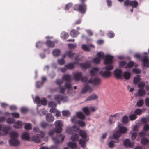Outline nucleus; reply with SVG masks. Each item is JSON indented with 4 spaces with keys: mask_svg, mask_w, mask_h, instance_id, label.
Masks as SVG:
<instances>
[{
    "mask_svg": "<svg viewBox=\"0 0 149 149\" xmlns=\"http://www.w3.org/2000/svg\"><path fill=\"white\" fill-rule=\"evenodd\" d=\"M65 132L71 135L70 139L74 141H79V144L83 148L86 146V143L89 140V136L84 130L80 129L75 125L68 127Z\"/></svg>",
    "mask_w": 149,
    "mask_h": 149,
    "instance_id": "obj_1",
    "label": "nucleus"
},
{
    "mask_svg": "<svg viewBox=\"0 0 149 149\" xmlns=\"http://www.w3.org/2000/svg\"><path fill=\"white\" fill-rule=\"evenodd\" d=\"M113 57L111 55H107L105 57L104 61V64L107 66L102 68L100 70V74L103 77L107 78L110 77L111 74V72L110 71L113 68L112 65L113 62Z\"/></svg>",
    "mask_w": 149,
    "mask_h": 149,
    "instance_id": "obj_2",
    "label": "nucleus"
},
{
    "mask_svg": "<svg viewBox=\"0 0 149 149\" xmlns=\"http://www.w3.org/2000/svg\"><path fill=\"white\" fill-rule=\"evenodd\" d=\"M62 79L66 82L65 85V88H63L62 86L58 88L59 92L61 93H63L65 90L67 89L68 93L72 95L73 94H72V93L71 92V91H72L71 85L68 82L71 80L70 76L68 74H65L63 77Z\"/></svg>",
    "mask_w": 149,
    "mask_h": 149,
    "instance_id": "obj_3",
    "label": "nucleus"
},
{
    "mask_svg": "<svg viewBox=\"0 0 149 149\" xmlns=\"http://www.w3.org/2000/svg\"><path fill=\"white\" fill-rule=\"evenodd\" d=\"M78 118L81 120H84L85 119V117L82 112H77L75 116L71 117V120L72 122L76 124H78L81 127H84L85 125L84 122L82 120H77Z\"/></svg>",
    "mask_w": 149,
    "mask_h": 149,
    "instance_id": "obj_4",
    "label": "nucleus"
},
{
    "mask_svg": "<svg viewBox=\"0 0 149 149\" xmlns=\"http://www.w3.org/2000/svg\"><path fill=\"white\" fill-rule=\"evenodd\" d=\"M81 80L83 82L92 83L95 86L98 85L101 83V80L99 78H95L92 79L90 77L88 78L87 76L84 77Z\"/></svg>",
    "mask_w": 149,
    "mask_h": 149,
    "instance_id": "obj_5",
    "label": "nucleus"
},
{
    "mask_svg": "<svg viewBox=\"0 0 149 149\" xmlns=\"http://www.w3.org/2000/svg\"><path fill=\"white\" fill-rule=\"evenodd\" d=\"M107 55H104V53L102 52H99L97 54V57L94 58L93 61L92 62L95 64H99L102 59L104 60L105 58V57Z\"/></svg>",
    "mask_w": 149,
    "mask_h": 149,
    "instance_id": "obj_6",
    "label": "nucleus"
},
{
    "mask_svg": "<svg viewBox=\"0 0 149 149\" xmlns=\"http://www.w3.org/2000/svg\"><path fill=\"white\" fill-rule=\"evenodd\" d=\"M10 127L9 126H4L0 124V136L6 135L8 132Z\"/></svg>",
    "mask_w": 149,
    "mask_h": 149,
    "instance_id": "obj_7",
    "label": "nucleus"
},
{
    "mask_svg": "<svg viewBox=\"0 0 149 149\" xmlns=\"http://www.w3.org/2000/svg\"><path fill=\"white\" fill-rule=\"evenodd\" d=\"M54 125L57 132H61L62 131V127H63L62 122L60 120H57L55 122Z\"/></svg>",
    "mask_w": 149,
    "mask_h": 149,
    "instance_id": "obj_8",
    "label": "nucleus"
},
{
    "mask_svg": "<svg viewBox=\"0 0 149 149\" xmlns=\"http://www.w3.org/2000/svg\"><path fill=\"white\" fill-rule=\"evenodd\" d=\"M86 6L85 4L82 5H75L74 10H78L81 13H84L86 11Z\"/></svg>",
    "mask_w": 149,
    "mask_h": 149,
    "instance_id": "obj_9",
    "label": "nucleus"
},
{
    "mask_svg": "<svg viewBox=\"0 0 149 149\" xmlns=\"http://www.w3.org/2000/svg\"><path fill=\"white\" fill-rule=\"evenodd\" d=\"M100 72L99 67H95L92 68L90 71V74L91 76H95L96 75L100 74Z\"/></svg>",
    "mask_w": 149,
    "mask_h": 149,
    "instance_id": "obj_10",
    "label": "nucleus"
},
{
    "mask_svg": "<svg viewBox=\"0 0 149 149\" xmlns=\"http://www.w3.org/2000/svg\"><path fill=\"white\" fill-rule=\"evenodd\" d=\"M142 61V66L143 69L149 67V61L147 57L145 56L143 57Z\"/></svg>",
    "mask_w": 149,
    "mask_h": 149,
    "instance_id": "obj_11",
    "label": "nucleus"
},
{
    "mask_svg": "<svg viewBox=\"0 0 149 149\" xmlns=\"http://www.w3.org/2000/svg\"><path fill=\"white\" fill-rule=\"evenodd\" d=\"M124 146L126 147H130L132 148L134 147V142H131L129 139H125L123 142Z\"/></svg>",
    "mask_w": 149,
    "mask_h": 149,
    "instance_id": "obj_12",
    "label": "nucleus"
},
{
    "mask_svg": "<svg viewBox=\"0 0 149 149\" xmlns=\"http://www.w3.org/2000/svg\"><path fill=\"white\" fill-rule=\"evenodd\" d=\"M115 77L118 79H121L123 78L122 71L120 69H116L114 71Z\"/></svg>",
    "mask_w": 149,
    "mask_h": 149,
    "instance_id": "obj_13",
    "label": "nucleus"
},
{
    "mask_svg": "<svg viewBox=\"0 0 149 149\" xmlns=\"http://www.w3.org/2000/svg\"><path fill=\"white\" fill-rule=\"evenodd\" d=\"M54 100L58 103L60 101H62L63 102H66L67 99L66 97H63L61 95H57L55 96Z\"/></svg>",
    "mask_w": 149,
    "mask_h": 149,
    "instance_id": "obj_14",
    "label": "nucleus"
},
{
    "mask_svg": "<svg viewBox=\"0 0 149 149\" xmlns=\"http://www.w3.org/2000/svg\"><path fill=\"white\" fill-rule=\"evenodd\" d=\"M9 143L11 145L17 146L20 144L19 141L17 139H11L9 140Z\"/></svg>",
    "mask_w": 149,
    "mask_h": 149,
    "instance_id": "obj_15",
    "label": "nucleus"
},
{
    "mask_svg": "<svg viewBox=\"0 0 149 149\" xmlns=\"http://www.w3.org/2000/svg\"><path fill=\"white\" fill-rule=\"evenodd\" d=\"M118 128L119 132H120L121 134H125L126 133L128 130L127 127L120 125H118Z\"/></svg>",
    "mask_w": 149,
    "mask_h": 149,
    "instance_id": "obj_16",
    "label": "nucleus"
},
{
    "mask_svg": "<svg viewBox=\"0 0 149 149\" xmlns=\"http://www.w3.org/2000/svg\"><path fill=\"white\" fill-rule=\"evenodd\" d=\"M94 48L95 47L94 45H90L88 46H87L86 45L84 44L82 46V49L83 50L86 51H89L91 49Z\"/></svg>",
    "mask_w": 149,
    "mask_h": 149,
    "instance_id": "obj_17",
    "label": "nucleus"
},
{
    "mask_svg": "<svg viewBox=\"0 0 149 149\" xmlns=\"http://www.w3.org/2000/svg\"><path fill=\"white\" fill-rule=\"evenodd\" d=\"M131 73L128 71H125L123 74V77L126 80H129L130 78Z\"/></svg>",
    "mask_w": 149,
    "mask_h": 149,
    "instance_id": "obj_18",
    "label": "nucleus"
},
{
    "mask_svg": "<svg viewBox=\"0 0 149 149\" xmlns=\"http://www.w3.org/2000/svg\"><path fill=\"white\" fill-rule=\"evenodd\" d=\"M121 135L122 134L119 132L118 130H114V132L113 135V137H109V139L112 138L118 139H117L120 137L121 136Z\"/></svg>",
    "mask_w": 149,
    "mask_h": 149,
    "instance_id": "obj_19",
    "label": "nucleus"
},
{
    "mask_svg": "<svg viewBox=\"0 0 149 149\" xmlns=\"http://www.w3.org/2000/svg\"><path fill=\"white\" fill-rule=\"evenodd\" d=\"M119 141V139H116L115 141L111 140L107 144L109 147L111 148H114L116 146L115 143H118Z\"/></svg>",
    "mask_w": 149,
    "mask_h": 149,
    "instance_id": "obj_20",
    "label": "nucleus"
},
{
    "mask_svg": "<svg viewBox=\"0 0 149 149\" xmlns=\"http://www.w3.org/2000/svg\"><path fill=\"white\" fill-rule=\"evenodd\" d=\"M91 62L89 61H87L86 63H81L79 64L81 67L83 69H85L89 68L91 66Z\"/></svg>",
    "mask_w": 149,
    "mask_h": 149,
    "instance_id": "obj_21",
    "label": "nucleus"
},
{
    "mask_svg": "<svg viewBox=\"0 0 149 149\" xmlns=\"http://www.w3.org/2000/svg\"><path fill=\"white\" fill-rule=\"evenodd\" d=\"M98 96L96 94L93 95L88 97L86 99V101H91L95 100L98 98Z\"/></svg>",
    "mask_w": 149,
    "mask_h": 149,
    "instance_id": "obj_22",
    "label": "nucleus"
},
{
    "mask_svg": "<svg viewBox=\"0 0 149 149\" xmlns=\"http://www.w3.org/2000/svg\"><path fill=\"white\" fill-rule=\"evenodd\" d=\"M68 146L72 149H74L77 147V146L76 143L75 142L70 141L67 143Z\"/></svg>",
    "mask_w": 149,
    "mask_h": 149,
    "instance_id": "obj_23",
    "label": "nucleus"
},
{
    "mask_svg": "<svg viewBox=\"0 0 149 149\" xmlns=\"http://www.w3.org/2000/svg\"><path fill=\"white\" fill-rule=\"evenodd\" d=\"M141 143L144 146L148 145L149 144V140L147 138H143L141 140Z\"/></svg>",
    "mask_w": 149,
    "mask_h": 149,
    "instance_id": "obj_24",
    "label": "nucleus"
},
{
    "mask_svg": "<svg viewBox=\"0 0 149 149\" xmlns=\"http://www.w3.org/2000/svg\"><path fill=\"white\" fill-rule=\"evenodd\" d=\"M73 74L74 79L77 81L80 80L82 75L81 73L79 72H75Z\"/></svg>",
    "mask_w": 149,
    "mask_h": 149,
    "instance_id": "obj_25",
    "label": "nucleus"
},
{
    "mask_svg": "<svg viewBox=\"0 0 149 149\" xmlns=\"http://www.w3.org/2000/svg\"><path fill=\"white\" fill-rule=\"evenodd\" d=\"M50 111L51 113H55V116L56 117H59L61 115L60 112L57 110L56 109L51 108Z\"/></svg>",
    "mask_w": 149,
    "mask_h": 149,
    "instance_id": "obj_26",
    "label": "nucleus"
},
{
    "mask_svg": "<svg viewBox=\"0 0 149 149\" xmlns=\"http://www.w3.org/2000/svg\"><path fill=\"white\" fill-rule=\"evenodd\" d=\"M22 125V123L21 121H18L15 123L13 127L15 128H20Z\"/></svg>",
    "mask_w": 149,
    "mask_h": 149,
    "instance_id": "obj_27",
    "label": "nucleus"
},
{
    "mask_svg": "<svg viewBox=\"0 0 149 149\" xmlns=\"http://www.w3.org/2000/svg\"><path fill=\"white\" fill-rule=\"evenodd\" d=\"M74 54L71 51H69L66 52L63 56V57L65 58L66 56H68L69 58H71L74 55Z\"/></svg>",
    "mask_w": 149,
    "mask_h": 149,
    "instance_id": "obj_28",
    "label": "nucleus"
},
{
    "mask_svg": "<svg viewBox=\"0 0 149 149\" xmlns=\"http://www.w3.org/2000/svg\"><path fill=\"white\" fill-rule=\"evenodd\" d=\"M22 139L26 140H29L30 139L29 134L27 132L23 133L22 134Z\"/></svg>",
    "mask_w": 149,
    "mask_h": 149,
    "instance_id": "obj_29",
    "label": "nucleus"
},
{
    "mask_svg": "<svg viewBox=\"0 0 149 149\" xmlns=\"http://www.w3.org/2000/svg\"><path fill=\"white\" fill-rule=\"evenodd\" d=\"M46 119L47 121L49 122H52L54 120V117L50 114H48L46 115Z\"/></svg>",
    "mask_w": 149,
    "mask_h": 149,
    "instance_id": "obj_30",
    "label": "nucleus"
},
{
    "mask_svg": "<svg viewBox=\"0 0 149 149\" xmlns=\"http://www.w3.org/2000/svg\"><path fill=\"white\" fill-rule=\"evenodd\" d=\"M130 134L131 135V139L132 140H135L137 135V132L134 131H130Z\"/></svg>",
    "mask_w": 149,
    "mask_h": 149,
    "instance_id": "obj_31",
    "label": "nucleus"
},
{
    "mask_svg": "<svg viewBox=\"0 0 149 149\" xmlns=\"http://www.w3.org/2000/svg\"><path fill=\"white\" fill-rule=\"evenodd\" d=\"M52 54L54 56L57 57L60 55V51L59 49H55L52 51Z\"/></svg>",
    "mask_w": 149,
    "mask_h": 149,
    "instance_id": "obj_32",
    "label": "nucleus"
},
{
    "mask_svg": "<svg viewBox=\"0 0 149 149\" xmlns=\"http://www.w3.org/2000/svg\"><path fill=\"white\" fill-rule=\"evenodd\" d=\"M10 136L11 139H16L18 136V133L15 132H13L10 133Z\"/></svg>",
    "mask_w": 149,
    "mask_h": 149,
    "instance_id": "obj_33",
    "label": "nucleus"
},
{
    "mask_svg": "<svg viewBox=\"0 0 149 149\" xmlns=\"http://www.w3.org/2000/svg\"><path fill=\"white\" fill-rule=\"evenodd\" d=\"M129 120L128 117L127 115H125L121 119L122 122L124 124H127Z\"/></svg>",
    "mask_w": 149,
    "mask_h": 149,
    "instance_id": "obj_34",
    "label": "nucleus"
},
{
    "mask_svg": "<svg viewBox=\"0 0 149 149\" xmlns=\"http://www.w3.org/2000/svg\"><path fill=\"white\" fill-rule=\"evenodd\" d=\"M92 91V88H91L89 86L86 85L85 86L84 88L83 89L82 91V93H84L86 91Z\"/></svg>",
    "mask_w": 149,
    "mask_h": 149,
    "instance_id": "obj_35",
    "label": "nucleus"
},
{
    "mask_svg": "<svg viewBox=\"0 0 149 149\" xmlns=\"http://www.w3.org/2000/svg\"><path fill=\"white\" fill-rule=\"evenodd\" d=\"M138 94L139 96H143L146 94V92L145 90L143 89H139L138 91Z\"/></svg>",
    "mask_w": 149,
    "mask_h": 149,
    "instance_id": "obj_36",
    "label": "nucleus"
},
{
    "mask_svg": "<svg viewBox=\"0 0 149 149\" xmlns=\"http://www.w3.org/2000/svg\"><path fill=\"white\" fill-rule=\"evenodd\" d=\"M79 34V33L77 31H76L74 29L72 30L70 33L71 36L74 37H76Z\"/></svg>",
    "mask_w": 149,
    "mask_h": 149,
    "instance_id": "obj_37",
    "label": "nucleus"
},
{
    "mask_svg": "<svg viewBox=\"0 0 149 149\" xmlns=\"http://www.w3.org/2000/svg\"><path fill=\"white\" fill-rule=\"evenodd\" d=\"M82 109L83 111L86 114L88 115L90 114V111L89 107L87 106L83 108Z\"/></svg>",
    "mask_w": 149,
    "mask_h": 149,
    "instance_id": "obj_38",
    "label": "nucleus"
},
{
    "mask_svg": "<svg viewBox=\"0 0 149 149\" xmlns=\"http://www.w3.org/2000/svg\"><path fill=\"white\" fill-rule=\"evenodd\" d=\"M145 110L144 108L142 110L140 109H138L135 110L134 112L136 114L140 115L142 114L143 111H145Z\"/></svg>",
    "mask_w": 149,
    "mask_h": 149,
    "instance_id": "obj_39",
    "label": "nucleus"
},
{
    "mask_svg": "<svg viewBox=\"0 0 149 149\" xmlns=\"http://www.w3.org/2000/svg\"><path fill=\"white\" fill-rule=\"evenodd\" d=\"M40 138L37 135V136H33L32 137V140L36 143H38L40 141Z\"/></svg>",
    "mask_w": 149,
    "mask_h": 149,
    "instance_id": "obj_40",
    "label": "nucleus"
},
{
    "mask_svg": "<svg viewBox=\"0 0 149 149\" xmlns=\"http://www.w3.org/2000/svg\"><path fill=\"white\" fill-rule=\"evenodd\" d=\"M48 105L49 107L54 109V108L56 109L55 108L56 106V103H54L53 101H51L49 103Z\"/></svg>",
    "mask_w": 149,
    "mask_h": 149,
    "instance_id": "obj_41",
    "label": "nucleus"
},
{
    "mask_svg": "<svg viewBox=\"0 0 149 149\" xmlns=\"http://www.w3.org/2000/svg\"><path fill=\"white\" fill-rule=\"evenodd\" d=\"M76 63V62H74L73 63H69L65 66V67L67 69H72L73 68L74 66V64Z\"/></svg>",
    "mask_w": 149,
    "mask_h": 149,
    "instance_id": "obj_42",
    "label": "nucleus"
},
{
    "mask_svg": "<svg viewBox=\"0 0 149 149\" xmlns=\"http://www.w3.org/2000/svg\"><path fill=\"white\" fill-rule=\"evenodd\" d=\"M46 44L49 47H53L55 45L54 43L53 42L50 41L48 39L46 42Z\"/></svg>",
    "mask_w": 149,
    "mask_h": 149,
    "instance_id": "obj_43",
    "label": "nucleus"
},
{
    "mask_svg": "<svg viewBox=\"0 0 149 149\" xmlns=\"http://www.w3.org/2000/svg\"><path fill=\"white\" fill-rule=\"evenodd\" d=\"M138 3L136 1H131L130 3V5L133 8H136L137 6Z\"/></svg>",
    "mask_w": 149,
    "mask_h": 149,
    "instance_id": "obj_44",
    "label": "nucleus"
},
{
    "mask_svg": "<svg viewBox=\"0 0 149 149\" xmlns=\"http://www.w3.org/2000/svg\"><path fill=\"white\" fill-rule=\"evenodd\" d=\"M134 65V63L133 61L129 62L125 66V68H131Z\"/></svg>",
    "mask_w": 149,
    "mask_h": 149,
    "instance_id": "obj_45",
    "label": "nucleus"
},
{
    "mask_svg": "<svg viewBox=\"0 0 149 149\" xmlns=\"http://www.w3.org/2000/svg\"><path fill=\"white\" fill-rule=\"evenodd\" d=\"M68 36V34L64 32H62L61 34V37L63 39H65L67 38Z\"/></svg>",
    "mask_w": 149,
    "mask_h": 149,
    "instance_id": "obj_46",
    "label": "nucleus"
},
{
    "mask_svg": "<svg viewBox=\"0 0 149 149\" xmlns=\"http://www.w3.org/2000/svg\"><path fill=\"white\" fill-rule=\"evenodd\" d=\"M141 80V78L139 75L134 77L133 80V82L134 84H137Z\"/></svg>",
    "mask_w": 149,
    "mask_h": 149,
    "instance_id": "obj_47",
    "label": "nucleus"
},
{
    "mask_svg": "<svg viewBox=\"0 0 149 149\" xmlns=\"http://www.w3.org/2000/svg\"><path fill=\"white\" fill-rule=\"evenodd\" d=\"M144 103V101L143 100L141 99L139 100L137 102L136 105L138 107H141Z\"/></svg>",
    "mask_w": 149,
    "mask_h": 149,
    "instance_id": "obj_48",
    "label": "nucleus"
},
{
    "mask_svg": "<svg viewBox=\"0 0 149 149\" xmlns=\"http://www.w3.org/2000/svg\"><path fill=\"white\" fill-rule=\"evenodd\" d=\"M130 120H135L137 118V116L135 114H132L129 116Z\"/></svg>",
    "mask_w": 149,
    "mask_h": 149,
    "instance_id": "obj_49",
    "label": "nucleus"
},
{
    "mask_svg": "<svg viewBox=\"0 0 149 149\" xmlns=\"http://www.w3.org/2000/svg\"><path fill=\"white\" fill-rule=\"evenodd\" d=\"M65 63V61L64 58L59 59L57 60V63L60 65H63Z\"/></svg>",
    "mask_w": 149,
    "mask_h": 149,
    "instance_id": "obj_50",
    "label": "nucleus"
},
{
    "mask_svg": "<svg viewBox=\"0 0 149 149\" xmlns=\"http://www.w3.org/2000/svg\"><path fill=\"white\" fill-rule=\"evenodd\" d=\"M24 127L26 130H30L32 128V125L29 123H26Z\"/></svg>",
    "mask_w": 149,
    "mask_h": 149,
    "instance_id": "obj_51",
    "label": "nucleus"
},
{
    "mask_svg": "<svg viewBox=\"0 0 149 149\" xmlns=\"http://www.w3.org/2000/svg\"><path fill=\"white\" fill-rule=\"evenodd\" d=\"M34 102H35L38 106L40 104L41 100H40L39 98L37 96L35 97Z\"/></svg>",
    "mask_w": 149,
    "mask_h": 149,
    "instance_id": "obj_52",
    "label": "nucleus"
},
{
    "mask_svg": "<svg viewBox=\"0 0 149 149\" xmlns=\"http://www.w3.org/2000/svg\"><path fill=\"white\" fill-rule=\"evenodd\" d=\"M127 65L125 61H121L119 64V66L120 67H123Z\"/></svg>",
    "mask_w": 149,
    "mask_h": 149,
    "instance_id": "obj_53",
    "label": "nucleus"
},
{
    "mask_svg": "<svg viewBox=\"0 0 149 149\" xmlns=\"http://www.w3.org/2000/svg\"><path fill=\"white\" fill-rule=\"evenodd\" d=\"M132 71L136 74H140L141 72V70L139 69L136 68H134Z\"/></svg>",
    "mask_w": 149,
    "mask_h": 149,
    "instance_id": "obj_54",
    "label": "nucleus"
},
{
    "mask_svg": "<svg viewBox=\"0 0 149 149\" xmlns=\"http://www.w3.org/2000/svg\"><path fill=\"white\" fill-rule=\"evenodd\" d=\"M145 85V83L144 82H141L138 84V87L140 89H143Z\"/></svg>",
    "mask_w": 149,
    "mask_h": 149,
    "instance_id": "obj_55",
    "label": "nucleus"
},
{
    "mask_svg": "<svg viewBox=\"0 0 149 149\" xmlns=\"http://www.w3.org/2000/svg\"><path fill=\"white\" fill-rule=\"evenodd\" d=\"M62 113L63 116H67L70 115V112L68 111H62Z\"/></svg>",
    "mask_w": 149,
    "mask_h": 149,
    "instance_id": "obj_56",
    "label": "nucleus"
},
{
    "mask_svg": "<svg viewBox=\"0 0 149 149\" xmlns=\"http://www.w3.org/2000/svg\"><path fill=\"white\" fill-rule=\"evenodd\" d=\"M45 134V133L44 132L40 131L39 132V133L37 134V135L38 136L40 139L41 138L43 137Z\"/></svg>",
    "mask_w": 149,
    "mask_h": 149,
    "instance_id": "obj_57",
    "label": "nucleus"
},
{
    "mask_svg": "<svg viewBox=\"0 0 149 149\" xmlns=\"http://www.w3.org/2000/svg\"><path fill=\"white\" fill-rule=\"evenodd\" d=\"M76 44H69L68 45V47L70 49H74L76 47Z\"/></svg>",
    "mask_w": 149,
    "mask_h": 149,
    "instance_id": "obj_58",
    "label": "nucleus"
},
{
    "mask_svg": "<svg viewBox=\"0 0 149 149\" xmlns=\"http://www.w3.org/2000/svg\"><path fill=\"white\" fill-rule=\"evenodd\" d=\"M15 121V120L13 118H9L6 120L7 123L9 124L13 123Z\"/></svg>",
    "mask_w": 149,
    "mask_h": 149,
    "instance_id": "obj_59",
    "label": "nucleus"
},
{
    "mask_svg": "<svg viewBox=\"0 0 149 149\" xmlns=\"http://www.w3.org/2000/svg\"><path fill=\"white\" fill-rule=\"evenodd\" d=\"M20 111L22 113H25L28 111V109L26 107H22L21 108Z\"/></svg>",
    "mask_w": 149,
    "mask_h": 149,
    "instance_id": "obj_60",
    "label": "nucleus"
},
{
    "mask_svg": "<svg viewBox=\"0 0 149 149\" xmlns=\"http://www.w3.org/2000/svg\"><path fill=\"white\" fill-rule=\"evenodd\" d=\"M40 131V130L39 128L37 127H34L33 128V132L36 133L37 134L39 133Z\"/></svg>",
    "mask_w": 149,
    "mask_h": 149,
    "instance_id": "obj_61",
    "label": "nucleus"
},
{
    "mask_svg": "<svg viewBox=\"0 0 149 149\" xmlns=\"http://www.w3.org/2000/svg\"><path fill=\"white\" fill-rule=\"evenodd\" d=\"M12 116L15 118H18L19 117V114L17 113L14 112L11 113Z\"/></svg>",
    "mask_w": 149,
    "mask_h": 149,
    "instance_id": "obj_62",
    "label": "nucleus"
},
{
    "mask_svg": "<svg viewBox=\"0 0 149 149\" xmlns=\"http://www.w3.org/2000/svg\"><path fill=\"white\" fill-rule=\"evenodd\" d=\"M149 130V125L147 124H145L143 129V131H147Z\"/></svg>",
    "mask_w": 149,
    "mask_h": 149,
    "instance_id": "obj_63",
    "label": "nucleus"
},
{
    "mask_svg": "<svg viewBox=\"0 0 149 149\" xmlns=\"http://www.w3.org/2000/svg\"><path fill=\"white\" fill-rule=\"evenodd\" d=\"M43 83L42 82H36V86L37 88H40L43 85Z\"/></svg>",
    "mask_w": 149,
    "mask_h": 149,
    "instance_id": "obj_64",
    "label": "nucleus"
}]
</instances>
